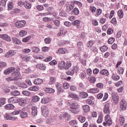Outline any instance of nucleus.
I'll return each instance as SVG.
<instances>
[{"instance_id": "c03bdc74", "label": "nucleus", "mask_w": 127, "mask_h": 127, "mask_svg": "<svg viewBox=\"0 0 127 127\" xmlns=\"http://www.w3.org/2000/svg\"><path fill=\"white\" fill-rule=\"evenodd\" d=\"M54 20V19L49 17H44L43 18V21H44L45 22H46L47 21H53Z\"/></svg>"}, {"instance_id": "bb28decb", "label": "nucleus", "mask_w": 127, "mask_h": 127, "mask_svg": "<svg viewBox=\"0 0 127 127\" xmlns=\"http://www.w3.org/2000/svg\"><path fill=\"white\" fill-rule=\"evenodd\" d=\"M45 92H46L48 94H51L52 93H55V90L51 88H46L45 89Z\"/></svg>"}, {"instance_id": "cd10ccee", "label": "nucleus", "mask_w": 127, "mask_h": 127, "mask_svg": "<svg viewBox=\"0 0 127 127\" xmlns=\"http://www.w3.org/2000/svg\"><path fill=\"white\" fill-rule=\"evenodd\" d=\"M71 66H72V63H71L70 62H66L64 69L68 70V69H70V68L71 67Z\"/></svg>"}, {"instance_id": "c85d7f7f", "label": "nucleus", "mask_w": 127, "mask_h": 127, "mask_svg": "<svg viewBox=\"0 0 127 127\" xmlns=\"http://www.w3.org/2000/svg\"><path fill=\"white\" fill-rule=\"evenodd\" d=\"M103 113H100L98 119L97 120V123L101 124L103 122Z\"/></svg>"}, {"instance_id": "aec40b11", "label": "nucleus", "mask_w": 127, "mask_h": 127, "mask_svg": "<svg viewBox=\"0 0 127 127\" xmlns=\"http://www.w3.org/2000/svg\"><path fill=\"white\" fill-rule=\"evenodd\" d=\"M81 21L79 20H76L72 22V25L76 26V28H79Z\"/></svg>"}, {"instance_id": "7c9ffc66", "label": "nucleus", "mask_w": 127, "mask_h": 127, "mask_svg": "<svg viewBox=\"0 0 127 127\" xmlns=\"http://www.w3.org/2000/svg\"><path fill=\"white\" fill-rule=\"evenodd\" d=\"M15 97H12L8 99V103H13V104H15V103H16V100L15 99Z\"/></svg>"}, {"instance_id": "052dcab7", "label": "nucleus", "mask_w": 127, "mask_h": 127, "mask_svg": "<svg viewBox=\"0 0 127 127\" xmlns=\"http://www.w3.org/2000/svg\"><path fill=\"white\" fill-rule=\"evenodd\" d=\"M72 12H73V14H75V15H77V14L80 12L79 11V9H78L77 8H74L72 10Z\"/></svg>"}, {"instance_id": "7ed1b4c3", "label": "nucleus", "mask_w": 127, "mask_h": 127, "mask_svg": "<svg viewBox=\"0 0 127 127\" xmlns=\"http://www.w3.org/2000/svg\"><path fill=\"white\" fill-rule=\"evenodd\" d=\"M26 22L25 20H20L15 22V27L17 28H23L25 26Z\"/></svg>"}, {"instance_id": "680f3d73", "label": "nucleus", "mask_w": 127, "mask_h": 127, "mask_svg": "<svg viewBox=\"0 0 127 127\" xmlns=\"http://www.w3.org/2000/svg\"><path fill=\"white\" fill-rule=\"evenodd\" d=\"M22 94L24 95V96H27V97H29V96H30V92L27 91H23L22 92Z\"/></svg>"}, {"instance_id": "f03ea898", "label": "nucleus", "mask_w": 127, "mask_h": 127, "mask_svg": "<svg viewBox=\"0 0 127 127\" xmlns=\"http://www.w3.org/2000/svg\"><path fill=\"white\" fill-rule=\"evenodd\" d=\"M78 70L79 69H78V67L75 65L73 66L70 70L66 71V74L67 75H70L71 76H73L74 73H77V72H78Z\"/></svg>"}, {"instance_id": "8fccbe9b", "label": "nucleus", "mask_w": 127, "mask_h": 127, "mask_svg": "<svg viewBox=\"0 0 127 127\" xmlns=\"http://www.w3.org/2000/svg\"><path fill=\"white\" fill-rule=\"evenodd\" d=\"M6 66V63L3 62H0V72L1 71V68H3Z\"/></svg>"}, {"instance_id": "473e14b6", "label": "nucleus", "mask_w": 127, "mask_h": 127, "mask_svg": "<svg viewBox=\"0 0 127 127\" xmlns=\"http://www.w3.org/2000/svg\"><path fill=\"white\" fill-rule=\"evenodd\" d=\"M12 96H19L20 92L17 90L13 91L10 92Z\"/></svg>"}, {"instance_id": "c9c22d12", "label": "nucleus", "mask_w": 127, "mask_h": 127, "mask_svg": "<svg viewBox=\"0 0 127 127\" xmlns=\"http://www.w3.org/2000/svg\"><path fill=\"white\" fill-rule=\"evenodd\" d=\"M108 49H109V47L106 45H104L100 48V50L102 52H106V51H108Z\"/></svg>"}, {"instance_id": "72a5a7b5", "label": "nucleus", "mask_w": 127, "mask_h": 127, "mask_svg": "<svg viewBox=\"0 0 127 127\" xmlns=\"http://www.w3.org/2000/svg\"><path fill=\"white\" fill-rule=\"evenodd\" d=\"M39 90V86H33L29 88V91H34V92H37Z\"/></svg>"}, {"instance_id": "603ef678", "label": "nucleus", "mask_w": 127, "mask_h": 127, "mask_svg": "<svg viewBox=\"0 0 127 127\" xmlns=\"http://www.w3.org/2000/svg\"><path fill=\"white\" fill-rule=\"evenodd\" d=\"M78 120L80 123H84L85 121H86V118H85V117H83L82 116H79Z\"/></svg>"}, {"instance_id": "dca6fc26", "label": "nucleus", "mask_w": 127, "mask_h": 127, "mask_svg": "<svg viewBox=\"0 0 127 127\" xmlns=\"http://www.w3.org/2000/svg\"><path fill=\"white\" fill-rule=\"evenodd\" d=\"M12 42L14 44L16 45H21V41L16 38H12Z\"/></svg>"}, {"instance_id": "09e8293b", "label": "nucleus", "mask_w": 127, "mask_h": 127, "mask_svg": "<svg viewBox=\"0 0 127 127\" xmlns=\"http://www.w3.org/2000/svg\"><path fill=\"white\" fill-rule=\"evenodd\" d=\"M19 87L23 89H26V88H27V85L23 82H21L19 84Z\"/></svg>"}, {"instance_id": "ea45409f", "label": "nucleus", "mask_w": 127, "mask_h": 127, "mask_svg": "<svg viewBox=\"0 0 127 127\" xmlns=\"http://www.w3.org/2000/svg\"><path fill=\"white\" fill-rule=\"evenodd\" d=\"M104 112H110V104H105L104 106Z\"/></svg>"}, {"instance_id": "49530a36", "label": "nucleus", "mask_w": 127, "mask_h": 127, "mask_svg": "<svg viewBox=\"0 0 127 127\" xmlns=\"http://www.w3.org/2000/svg\"><path fill=\"white\" fill-rule=\"evenodd\" d=\"M77 46L78 51H82V49L83 48V46H82V42H79L77 43Z\"/></svg>"}, {"instance_id": "f257e3e1", "label": "nucleus", "mask_w": 127, "mask_h": 127, "mask_svg": "<svg viewBox=\"0 0 127 127\" xmlns=\"http://www.w3.org/2000/svg\"><path fill=\"white\" fill-rule=\"evenodd\" d=\"M20 114V117L22 119H25L27 118L28 114L26 112H12L10 115L6 114L4 116V119L6 121H15L16 120V117H13L12 116H14V115H18Z\"/></svg>"}, {"instance_id": "6ab92c4d", "label": "nucleus", "mask_w": 127, "mask_h": 127, "mask_svg": "<svg viewBox=\"0 0 127 127\" xmlns=\"http://www.w3.org/2000/svg\"><path fill=\"white\" fill-rule=\"evenodd\" d=\"M65 66H66V63H65L64 61L61 62L59 64V67L60 70L65 69Z\"/></svg>"}, {"instance_id": "b1692460", "label": "nucleus", "mask_w": 127, "mask_h": 127, "mask_svg": "<svg viewBox=\"0 0 127 127\" xmlns=\"http://www.w3.org/2000/svg\"><path fill=\"white\" fill-rule=\"evenodd\" d=\"M4 108L5 110H13L14 109V106L12 104H7L5 105Z\"/></svg>"}, {"instance_id": "e433bc0d", "label": "nucleus", "mask_w": 127, "mask_h": 127, "mask_svg": "<svg viewBox=\"0 0 127 127\" xmlns=\"http://www.w3.org/2000/svg\"><path fill=\"white\" fill-rule=\"evenodd\" d=\"M112 78L114 81H119L120 80V76L116 74H113Z\"/></svg>"}, {"instance_id": "1a4fd4ad", "label": "nucleus", "mask_w": 127, "mask_h": 127, "mask_svg": "<svg viewBox=\"0 0 127 127\" xmlns=\"http://www.w3.org/2000/svg\"><path fill=\"white\" fill-rule=\"evenodd\" d=\"M120 108L122 111H126L127 110V102L126 100L123 99L120 102Z\"/></svg>"}, {"instance_id": "774afa93", "label": "nucleus", "mask_w": 127, "mask_h": 127, "mask_svg": "<svg viewBox=\"0 0 127 127\" xmlns=\"http://www.w3.org/2000/svg\"><path fill=\"white\" fill-rule=\"evenodd\" d=\"M45 42L46 43V44H50V43L51 42V38L48 37L45 39Z\"/></svg>"}, {"instance_id": "4be33fe9", "label": "nucleus", "mask_w": 127, "mask_h": 127, "mask_svg": "<svg viewBox=\"0 0 127 127\" xmlns=\"http://www.w3.org/2000/svg\"><path fill=\"white\" fill-rule=\"evenodd\" d=\"M94 44H95V41H94L93 40H91L89 41L88 42H87V43L86 44V46H87V47H88L89 48H91V47H93V45H94Z\"/></svg>"}, {"instance_id": "e2e57ef3", "label": "nucleus", "mask_w": 127, "mask_h": 127, "mask_svg": "<svg viewBox=\"0 0 127 127\" xmlns=\"http://www.w3.org/2000/svg\"><path fill=\"white\" fill-rule=\"evenodd\" d=\"M30 52H31V50L29 49H25L22 51L23 54H27V53H30Z\"/></svg>"}, {"instance_id": "f3484780", "label": "nucleus", "mask_w": 127, "mask_h": 127, "mask_svg": "<svg viewBox=\"0 0 127 127\" xmlns=\"http://www.w3.org/2000/svg\"><path fill=\"white\" fill-rule=\"evenodd\" d=\"M100 89L98 88H91L88 90V93H92V94H96L97 93H99Z\"/></svg>"}, {"instance_id": "39448f33", "label": "nucleus", "mask_w": 127, "mask_h": 127, "mask_svg": "<svg viewBox=\"0 0 127 127\" xmlns=\"http://www.w3.org/2000/svg\"><path fill=\"white\" fill-rule=\"evenodd\" d=\"M112 101L115 104V105H118L119 104V95H118V93L116 92H112Z\"/></svg>"}, {"instance_id": "f704fd0d", "label": "nucleus", "mask_w": 127, "mask_h": 127, "mask_svg": "<svg viewBox=\"0 0 127 127\" xmlns=\"http://www.w3.org/2000/svg\"><path fill=\"white\" fill-rule=\"evenodd\" d=\"M118 15L119 18H123L124 17V11H123V10H119L118 11Z\"/></svg>"}, {"instance_id": "423d86ee", "label": "nucleus", "mask_w": 127, "mask_h": 127, "mask_svg": "<svg viewBox=\"0 0 127 127\" xmlns=\"http://www.w3.org/2000/svg\"><path fill=\"white\" fill-rule=\"evenodd\" d=\"M56 87L58 90V94H61L64 93V90L62 89V84L59 82H57L56 84Z\"/></svg>"}, {"instance_id": "f8f14e48", "label": "nucleus", "mask_w": 127, "mask_h": 127, "mask_svg": "<svg viewBox=\"0 0 127 127\" xmlns=\"http://www.w3.org/2000/svg\"><path fill=\"white\" fill-rule=\"evenodd\" d=\"M69 107L72 110H75L76 109H78V108H80V105L76 102H72L70 104Z\"/></svg>"}, {"instance_id": "412c9836", "label": "nucleus", "mask_w": 127, "mask_h": 127, "mask_svg": "<svg viewBox=\"0 0 127 127\" xmlns=\"http://www.w3.org/2000/svg\"><path fill=\"white\" fill-rule=\"evenodd\" d=\"M100 74L106 76H109V70L106 69H102L100 71Z\"/></svg>"}, {"instance_id": "864d4df0", "label": "nucleus", "mask_w": 127, "mask_h": 127, "mask_svg": "<svg viewBox=\"0 0 127 127\" xmlns=\"http://www.w3.org/2000/svg\"><path fill=\"white\" fill-rule=\"evenodd\" d=\"M58 52L60 54H65V52H66V49L64 48H61L58 50Z\"/></svg>"}, {"instance_id": "2f4dec72", "label": "nucleus", "mask_w": 127, "mask_h": 127, "mask_svg": "<svg viewBox=\"0 0 127 127\" xmlns=\"http://www.w3.org/2000/svg\"><path fill=\"white\" fill-rule=\"evenodd\" d=\"M24 6L25 8H27V9H29V8H31V4L29 2H27V1H25Z\"/></svg>"}, {"instance_id": "a19ab883", "label": "nucleus", "mask_w": 127, "mask_h": 127, "mask_svg": "<svg viewBox=\"0 0 127 127\" xmlns=\"http://www.w3.org/2000/svg\"><path fill=\"white\" fill-rule=\"evenodd\" d=\"M32 100L33 102H39V100H40V98L37 95H35L32 97Z\"/></svg>"}, {"instance_id": "0e129e2a", "label": "nucleus", "mask_w": 127, "mask_h": 127, "mask_svg": "<svg viewBox=\"0 0 127 127\" xmlns=\"http://www.w3.org/2000/svg\"><path fill=\"white\" fill-rule=\"evenodd\" d=\"M124 71H125V70L123 67H120L118 68V72L119 74L123 75L124 74Z\"/></svg>"}, {"instance_id": "a878e982", "label": "nucleus", "mask_w": 127, "mask_h": 127, "mask_svg": "<svg viewBox=\"0 0 127 127\" xmlns=\"http://www.w3.org/2000/svg\"><path fill=\"white\" fill-rule=\"evenodd\" d=\"M7 7L9 10H11L13 9L14 6L13 5V3L12 1H9L7 4Z\"/></svg>"}, {"instance_id": "a18cd8bd", "label": "nucleus", "mask_w": 127, "mask_h": 127, "mask_svg": "<svg viewBox=\"0 0 127 127\" xmlns=\"http://www.w3.org/2000/svg\"><path fill=\"white\" fill-rule=\"evenodd\" d=\"M80 95L81 96L83 99H86V98H87L88 97V93L85 92H80Z\"/></svg>"}, {"instance_id": "13d9d810", "label": "nucleus", "mask_w": 127, "mask_h": 127, "mask_svg": "<svg viewBox=\"0 0 127 127\" xmlns=\"http://www.w3.org/2000/svg\"><path fill=\"white\" fill-rule=\"evenodd\" d=\"M5 104V98H1L0 99V106H3Z\"/></svg>"}, {"instance_id": "ddd939ff", "label": "nucleus", "mask_w": 127, "mask_h": 127, "mask_svg": "<svg viewBox=\"0 0 127 127\" xmlns=\"http://www.w3.org/2000/svg\"><path fill=\"white\" fill-rule=\"evenodd\" d=\"M36 68H37V69H39L40 70H43L44 71L46 70V66L43 64H37L36 65Z\"/></svg>"}, {"instance_id": "bf43d9fd", "label": "nucleus", "mask_w": 127, "mask_h": 127, "mask_svg": "<svg viewBox=\"0 0 127 127\" xmlns=\"http://www.w3.org/2000/svg\"><path fill=\"white\" fill-rule=\"evenodd\" d=\"M96 87L99 88V89H103L104 88V83H98L96 84Z\"/></svg>"}, {"instance_id": "4d7b16f0", "label": "nucleus", "mask_w": 127, "mask_h": 127, "mask_svg": "<svg viewBox=\"0 0 127 127\" xmlns=\"http://www.w3.org/2000/svg\"><path fill=\"white\" fill-rule=\"evenodd\" d=\"M30 38H31V36H27L22 39V42L25 43L28 42L30 40Z\"/></svg>"}, {"instance_id": "79ce46f5", "label": "nucleus", "mask_w": 127, "mask_h": 127, "mask_svg": "<svg viewBox=\"0 0 127 127\" xmlns=\"http://www.w3.org/2000/svg\"><path fill=\"white\" fill-rule=\"evenodd\" d=\"M63 87L65 90H68L70 88V84L67 82H65L63 84Z\"/></svg>"}, {"instance_id": "c756f323", "label": "nucleus", "mask_w": 127, "mask_h": 127, "mask_svg": "<svg viewBox=\"0 0 127 127\" xmlns=\"http://www.w3.org/2000/svg\"><path fill=\"white\" fill-rule=\"evenodd\" d=\"M72 3L73 4L74 3V4L77 5L78 7H82V6H83V4H82V3H81V2L79 1L73 0L72 1Z\"/></svg>"}, {"instance_id": "69168bd1", "label": "nucleus", "mask_w": 127, "mask_h": 127, "mask_svg": "<svg viewBox=\"0 0 127 127\" xmlns=\"http://www.w3.org/2000/svg\"><path fill=\"white\" fill-rule=\"evenodd\" d=\"M64 118L65 119H66V120H68L69 119H71V116L69 114H68V113H64Z\"/></svg>"}, {"instance_id": "58836bf2", "label": "nucleus", "mask_w": 127, "mask_h": 127, "mask_svg": "<svg viewBox=\"0 0 127 127\" xmlns=\"http://www.w3.org/2000/svg\"><path fill=\"white\" fill-rule=\"evenodd\" d=\"M19 35L20 36H21V37H23V36H25L26 34H27V31L25 30H21L19 32Z\"/></svg>"}, {"instance_id": "0eeeda50", "label": "nucleus", "mask_w": 127, "mask_h": 127, "mask_svg": "<svg viewBox=\"0 0 127 127\" xmlns=\"http://www.w3.org/2000/svg\"><path fill=\"white\" fill-rule=\"evenodd\" d=\"M19 68H18L17 71L11 73L12 77H14V79H18L20 78V72H19Z\"/></svg>"}, {"instance_id": "9b49d317", "label": "nucleus", "mask_w": 127, "mask_h": 127, "mask_svg": "<svg viewBox=\"0 0 127 127\" xmlns=\"http://www.w3.org/2000/svg\"><path fill=\"white\" fill-rule=\"evenodd\" d=\"M0 38L3 39V40H5L6 41H11V38L10 37L6 34L0 35Z\"/></svg>"}, {"instance_id": "5701e85b", "label": "nucleus", "mask_w": 127, "mask_h": 127, "mask_svg": "<svg viewBox=\"0 0 127 127\" xmlns=\"http://www.w3.org/2000/svg\"><path fill=\"white\" fill-rule=\"evenodd\" d=\"M119 123L121 126L125 125V117L123 115H120L119 118Z\"/></svg>"}, {"instance_id": "4468645a", "label": "nucleus", "mask_w": 127, "mask_h": 127, "mask_svg": "<svg viewBox=\"0 0 127 127\" xmlns=\"http://www.w3.org/2000/svg\"><path fill=\"white\" fill-rule=\"evenodd\" d=\"M75 7V4L72 3L71 4H68L66 6V12H70L71 10H73V8Z\"/></svg>"}, {"instance_id": "2eb2a0df", "label": "nucleus", "mask_w": 127, "mask_h": 127, "mask_svg": "<svg viewBox=\"0 0 127 127\" xmlns=\"http://www.w3.org/2000/svg\"><path fill=\"white\" fill-rule=\"evenodd\" d=\"M55 26L54 27V29H59L60 27V21L58 20H55L53 21Z\"/></svg>"}, {"instance_id": "393cba45", "label": "nucleus", "mask_w": 127, "mask_h": 127, "mask_svg": "<svg viewBox=\"0 0 127 127\" xmlns=\"http://www.w3.org/2000/svg\"><path fill=\"white\" fill-rule=\"evenodd\" d=\"M50 101H51V100L49 98H43L41 100V103L42 104H48Z\"/></svg>"}, {"instance_id": "20e7f679", "label": "nucleus", "mask_w": 127, "mask_h": 127, "mask_svg": "<svg viewBox=\"0 0 127 127\" xmlns=\"http://www.w3.org/2000/svg\"><path fill=\"white\" fill-rule=\"evenodd\" d=\"M105 122L103 123L104 126H106L107 125H108L109 127L112 126L113 122L112 121V119L109 115H107L105 117Z\"/></svg>"}, {"instance_id": "37998d69", "label": "nucleus", "mask_w": 127, "mask_h": 127, "mask_svg": "<svg viewBox=\"0 0 127 127\" xmlns=\"http://www.w3.org/2000/svg\"><path fill=\"white\" fill-rule=\"evenodd\" d=\"M82 109L84 112H89L90 111V106L88 105H85L82 107Z\"/></svg>"}, {"instance_id": "5fc2aeb1", "label": "nucleus", "mask_w": 127, "mask_h": 127, "mask_svg": "<svg viewBox=\"0 0 127 127\" xmlns=\"http://www.w3.org/2000/svg\"><path fill=\"white\" fill-rule=\"evenodd\" d=\"M21 58L23 59V61H25L26 62H28V61H29V60H30V57L21 56Z\"/></svg>"}, {"instance_id": "6e6d98bb", "label": "nucleus", "mask_w": 127, "mask_h": 127, "mask_svg": "<svg viewBox=\"0 0 127 127\" xmlns=\"http://www.w3.org/2000/svg\"><path fill=\"white\" fill-rule=\"evenodd\" d=\"M69 96L70 98H72V99H78V96L73 93H70Z\"/></svg>"}, {"instance_id": "4c0bfd02", "label": "nucleus", "mask_w": 127, "mask_h": 127, "mask_svg": "<svg viewBox=\"0 0 127 127\" xmlns=\"http://www.w3.org/2000/svg\"><path fill=\"white\" fill-rule=\"evenodd\" d=\"M88 80L92 84H94L96 82V78L94 76H90L88 77Z\"/></svg>"}, {"instance_id": "338daca9", "label": "nucleus", "mask_w": 127, "mask_h": 127, "mask_svg": "<svg viewBox=\"0 0 127 127\" xmlns=\"http://www.w3.org/2000/svg\"><path fill=\"white\" fill-rule=\"evenodd\" d=\"M90 11L93 13L96 12V11L97 10V8L94 6H90Z\"/></svg>"}, {"instance_id": "6e6552de", "label": "nucleus", "mask_w": 127, "mask_h": 127, "mask_svg": "<svg viewBox=\"0 0 127 127\" xmlns=\"http://www.w3.org/2000/svg\"><path fill=\"white\" fill-rule=\"evenodd\" d=\"M14 71H15V68L11 66L5 69L3 73L4 75H8V74H10V73L14 72Z\"/></svg>"}, {"instance_id": "de8ad7c7", "label": "nucleus", "mask_w": 127, "mask_h": 127, "mask_svg": "<svg viewBox=\"0 0 127 127\" xmlns=\"http://www.w3.org/2000/svg\"><path fill=\"white\" fill-rule=\"evenodd\" d=\"M33 52H35V53H38L39 51H40V49H39L37 47H33L32 48Z\"/></svg>"}, {"instance_id": "9d476101", "label": "nucleus", "mask_w": 127, "mask_h": 127, "mask_svg": "<svg viewBox=\"0 0 127 127\" xmlns=\"http://www.w3.org/2000/svg\"><path fill=\"white\" fill-rule=\"evenodd\" d=\"M17 101L19 105L21 106H25V104H26V100H25L24 98H18Z\"/></svg>"}, {"instance_id": "3c124183", "label": "nucleus", "mask_w": 127, "mask_h": 127, "mask_svg": "<svg viewBox=\"0 0 127 127\" xmlns=\"http://www.w3.org/2000/svg\"><path fill=\"white\" fill-rule=\"evenodd\" d=\"M55 83V77L51 76L50 77V85H52V84H54Z\"/></svg>"}, {"instance_id": "a211bd4d", "label": "nucleus", "mask_w": 127, "mask_h": 127, "mask_svg": "<svg viewBox=\"0 0 127 127\" xmlns=\"http://www.w3.org/2000/svg\"><path fill=\"white\" fill-rule=\"evenodd\" d=\"M42 83H43V80L41 78H37L34 80L35 85H41Z\"/></svg>"}]
</instances>
